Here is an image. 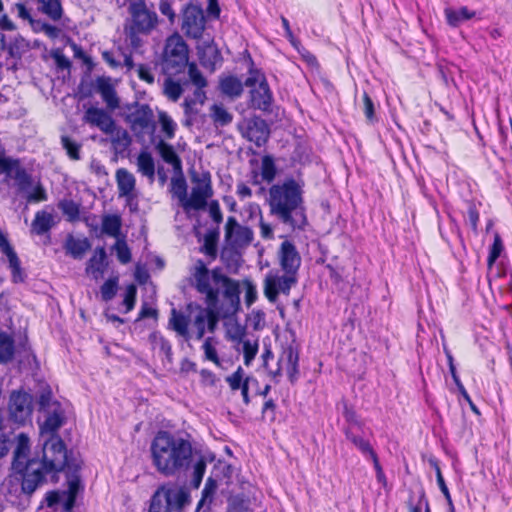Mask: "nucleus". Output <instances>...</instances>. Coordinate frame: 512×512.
<instances>
[{"mask_svg":"<svg viewBox=\"0 0 512 512\" xmlns=\"http://www.w3.org/2000/svg\"><path fill=\"white\" fill-rule=\"evenodd\" d=\"M96 90L107 107L114 110L119 107V98L109 77L100 76L96 79Z\"/></svg>","mask_w":512,"mask_h":512,"instance_id":"obj_26","label":"nucleus"},{"mask_svg":"<svg viewBox=\"0 0 512 512\" xmlns=\"http://www.w3.org/2000/svg\"><path fill=\"white\" fill-rule=\"evenodd\" d=\"M283 371L286 372L292 384L297 381L299 375V352L292 345L283 348L278 358L277 368L269 370V374L272 378H277L281 376Z\"/></svg>","mask_w":512,"mask_h":512,"instance_id":"obj_13","label":"nucleus"},{"mask_svg":"<svg viewBox=\"0 0 512 512\" xmlns=\"http://www.w3.org/2000/svg\"><path fill=\"white\" fill-rule=\"evenodd\" d=\"M463 203L466 208L465 216L467 217L466 223L469 224L472 232L477 235L478 227L480 223V208L482 207V202L474 197L469 199H464Z\"/></svg>","mask_w":512,"mask_h":512,"instance_id":"obj_31","label":"nucleus"},{"mask_svg":"<svg viewBox=\"0 0 512 512\" xmlns=\"http://www.w3.org/2000/svg\"><path fill=\"white\" fill-rule=\"evenodd\" d=\"M90 247L91 245L87 238L76 239L72 235L67 237L64 246L66 253L74 259H81Z\"/></svg>","mask_w":512,"mask_h":512,"instance_id":"obj_33","label":"nucleus"},{"mask_svg":"<svg viewBox=\"0 0 512 512\" xmlns=\"http://www.w3.org/2000/svg\"><path fill=\"white\" fill-rule=\"evenodd\" d=\"M128 12L131 16V30L135 33L149 34L158 25V15L148 8L145 0L130 3Z\"/></svg>","mask_w":512,"mask_h":512,"instance_id":"obj_8","label":"nucleus"},{"mask_svg":"<svg viewBox=\"0 0 512 512\" xmlns=\"http://www.w3.org/2000/svg\"><path fill=\"white\" fill-rule=\"evenodd\" d=\"M56 225L54 215L46 210H39L35 213L31 223V231L36 235L48 233Z\"/></svg>","mask_w":512,"mask_h":512,"instance_id":"obj_29","label":"nucleus"},{"mask_svg":"<svg viewBox=\"0 0 512 512\" xmlns=\"http://www.w3.org/2000/svg\"><path fill=\"white\" fill-rule=\"evenodd\" d=\"M40 11L52 21H59L63 17L64 10L60 0H37Z\"/></svg>","mask_w":512,"mask_h":512,"instance_id":"obj_37","label":"nucleus"},{"mask_svg":"<svg viewBox=\"0 0 512 512\" xmlns=\"http://www.w3.org/2000/svg\"><path fill=\"white\" fill-rule=\"evenodd\" d=\"M65 423V416L63 411L58 409L54 410L52 413H49L44 420V422L40 425V433L41 435L47 434L48 438L44 441L43 448L46 449L48 446L53 443L54 439H62L58 435V430Z\"/></svg>","mask_w":512,"mask_h":512,"instance_id":"obj_20","label":"nucleus"},{"mask_svg":"<svg viewBox=\"0 0 512 512\" xmlns=\"http://www.w3.org/2000/svg\"><path fill=\"white\" fill-rule=\"evenodd\" d=\"M172 494L173 510L181 511L190 503V493L185 487H167Z\"/></svg>","mask_w":512,"mask_h":512,"instance_id":"obj_46","label":"nucleus"},{"mask_svg":"<svg viewBox=\"0 0 512 512\" xmlns=\"http://www.w3.org/2000/svg\"><path fill=\"white\" fill-rule=\"evenodd\" d=\"M125 121L138 141H143L146 135L153 134L156 129L153 110L146 103L135 102Z\"/></svg>","mask_w":512,"mask_h":512,"instance_id":"obj_7","label":"nucleus"},{"mask_svg":"<svg viewBox=\"0 0 512 512\" xmlns=\"http://www.w3.org/2000/svg\"><path fill=\"white\" fill-rule=\"evenodd\" d=\"M15 341L6 334L0 333V364H7L14 358Z\"/></svg>","mask_w":512,"mask_h":512,"instance_id":"obj_40","label":"nucleus"},{"mask_svg":"<svg viewBox=\"0 0 512 512\" xmlns=\"http://www.w3.org/2000/svg\"><path fill=\"white\" fill-rule=\"evenodd\" d=\"M259 349L258 341H250L245 340L243 341V357H244V364L250 365V363L254 360L255 356L257 355Z\"/></svg>","mask_w":512,"mask_h":512,"instance_id":"obj_60","label":"nucleus"},{"mask_svg":"<svg viewBox=\"0 0 512 512\" xmlns=\"http://www.w3.org/2000/svg\"><path fill=\"white\" fill-rule=\"evenodd\" d=\"M246 377L241 366H238L236 371L226 377V382L232 391L239 390L245 384Z\"/></svg>","mask_w":512,"mask_h":512,"instance_id":"obj_58","label":"nucleus"},{"mask_svg":"<svg viewBox=\"0 0 512 512\" xmlns=\"http://www.w3.org/2000/svg\"><path fill=\"white\" fill-rule=\"evenodd\" d=\"M477 12L469 9L467 6H461L458 9L446 7L444 17L448 26L452 28L459 27L463 22L475 18Z\"/></svg>","mask_w":512,"mask_h":512,"instance_id":"obj_28","label":"nucleus"},{"mask_svg":"<svg viewBox=\"0 0 512 512\" xmlns=\"http://www.w3.org/2000/svg\"><path fill=\"white\" fill-rule=\"evenodd\" d=\"M1 253L8 259L12 282L15 284L24 282L25 274L21 267V261L13 246L10 245L6 247L5 249L1 250Z\"/></svg>","mask_w":512,"mask_h":512,"instance_id":"obj_30","label":"nucleus"},{"mask_svg":"<svg viewBox=\"0 0 512 512\" xmlns=\"http://www.w3.org/2000/svg\"><path fill=\"white\" fill-rule=\"evenodd\" d=\"M188 69V75L190 81L193 83V85L196 86L197 91L196 94L200 95V93L205 96V92L203 89L207 86V80L201 73V71L198 69L195 62L188 63L187 67Z\"/></svg>","mask_w":512,"mask_h":512,"instance_id":"obj_45","label":"nucleus"},{"mask_svg":"<svg viewBox=\"0 0 512 512\" xmlns=\"http://www.w3.org/2000/svg\"><path fill=\"white\" fill-rule=\"evenodd\" d=\"M277 175V167L271 155H264L261 159V177L267 183H272Z\"/></svg>","mask_w":512,"mask_h":512,"instance_id":"obj_49","label":"nucleus"},{"mask_svg":"<svg viewBox=\"0 0 512 512\" xmlns=\"http://www.w3.org/2000/svg\"><path fill=\"white\" fill-rule=\"evenodd\" d=\"M279 259L285 273H297L301 265V257L293 242L285 240L281 243Z\"/></svg>","mask_w":512,"mask_h":512,"instance_id":"obj_21","label":"nucleus"},{"mask_svg":"<svg viewBox=\"0 0 512 512\" xmlns=\"http://www.w3.org/2000/svg\"><path fill=\"white\" fill-rule=\"evenodd\" d=\"M215 340L213 337H207L204 340L202 349L204 351L205 360L212 362L217 367H222V362L218 356L217 349L214 345Z\"/></svg>","mask_w":512,"mask_h":512,"instance_id":"obj_55","label":"nucleus"},{"mask_svg":"<svg viewBox=\"0 0 512 512\" xmlns=\"http://www.w3.org/2000/svg\"><path fill=\"white\" fill-rule=\"evenodd\" d=\"M138 172L153 180L155 176V162L150 152L141 151L137 156Z\"/></svg>","mask_w":512,"mask_h":512,"instance_id":"obj_39","label":"nucleus"},{"mask_svg":"<svg viewBox=\"0 0 512 512\" xmlns=\"http://www.w3.org/2000/svg\"><path fill=\"white\" fill-rule=\"evenodd\" d=\"M272 103L273 93L265 75H262L258 87L250 90V106L263 112H271Z\"/></svg>","mask_w":512,"mask_h":512,"instance_id":"obj_18","label":"nucleus"},{"mask_svg":"<svg viewBox=\"0 0 512 512\" xmlns=\"http://www.w3.org/2000/svg\"><path fill=\"white\" fill-rule=\"evenodd\" d=\"M84 118L89 125L97 127L104 134L112 135L116 130L115 120L102 108H88L85 112Z\"/></svg>","mask_w":512,"mask_h":512,"instance_id":"obj_19","label":"nucleus"},{"mask_svg":"<svg viewBox=\"0 0 512 512\" xmlns=\"http://www.w3.org/2000/svg\"><path fill=\"white\" fill-rule=\"evenodd\" d=\"M189 63V47L183 37L174 32L165 40L160 58L164 75H179L184 73Z\"/></svg>","mask_w":512,"mask_h":512,"instance_id":"obj_5","label":"nucleus"},{"mask_svg":"<svg viewBox=\"0 0 512 512\" xmlns=\"http://www.w3.org/2000/svg\"><path fill=\"white\" fill-rule=\"evenodd\" d=\"M169 324L178 335L182 336L185 340L190 339V333H189L190 318H189V316H187L184 313L173 308L171 310Z\"/></svg>","mask_w":512,"mask_h":512,"instance_id":"obj_32","label":"nucleus"},{"mask_svg":"<svg viewBox=\"0 0 512 512\" xmlns=\"http://www.w3.org/2000/svg\"><path fill=\"white\" fill-rule=\"evenodd\" d=\"M5 174V182L8 183L10 178L16 181L17 188L20 192L26 191L33 184V176L22 165L19 158L6 156L5 150L0 149V175Z\"/></svg>","mask_w":512,"mask_h":512,"instance_id":"obj_9","label":"nucleus"},{"mask_svg":"<svg viewBox=\"0 0 512 512\" xmlns=\"http://www.w3.org/2000/svg\"><path fill=\"white\" fill-rule=\"evenodd\" d=\"M172 494L166 485H161L152 495L149 512H172Z\"/></svg>","mask_w":512,"mask_h":512,"instance_id":"obj_27","label":"nucleus"},{"mask_svg":"<svg viewBox=\"0 0 512 512\" xmlns=\"http://www.w3.org/2000/svg\"><path fill=\"white\" fill-rule=\"evenodd\" d=\"M32 412V396L22 389L12 391L8 402L10 420L23 426L31 419Z\"/></svg>","mask_w":512,"mask_h":512,"instance_id":"obj_11","label":"nucleus"},{"mask_svg":"<svg viewBox=\"0 0 512 512\" xmlns=\"http://www.w3.org/2000/svg\"><path fill=\"white\" fill-rule=\"evenodd\" d=\"M48 199L47 192L43 185L38 182L34 187L31 193L26 196V200L28 203H39L44 202Z\"/></svg>","mask_w":512,"mask_h":512,"instance_id":"obj_62","label":"nucleus"},{"mask_svg":"<svg viewBox=\"0 0 512 512\" xmlns=\"http://www.w3.org/2000/svg\"><path fill=\"white\" fill-rule=\"evenodd\" d=\"M175 176L171 179V192L178 198L183 209L187 211L186 200L187 197V183L182 174H174Z\"/></svg>","mask_w":512,"mask_h":512,"instance_id":"obj_38","label":"nucleus"},{"mask_svg":"<svg viewBox=\"0 0 512 512\" xmlns=\"http://www.w3.org/2000/svg\"><path fill=\"white\" fill-rule=\"evenodd\" d=\"M304 185L303 179L287 176L283 181L272 184L268 190L270 214L292 230H304L308 224Z\"/></svg>","mask_w":512,"mask_h":512,"instance_id":"obj_2","label":"nucleus"},{"mask_svg":"<svg viewBox=\"0 0 512 512\" xmlns=\"http://www.w3.org/2000/svg\"><path fill=\"white\" fill-rule=\"evenodd\" d=\"M110 136L112 137L111 141L115 149L124 151L131 145L132 139L127 130L123 128H118L116 126V130Z\"/></svg>","mask_w":512,"mask_h":512,"instance_id":"obj_53","label":"nucleus"},{"mask_svg":"<svg viewBox=\"0 0 512 512\" xmlns=\"http://www.w3.org/2000/svg\"><path fill=\"white\" fill-rule=\"evenodd\" d=\"M118 290V279L116 277L107 279L101 286L100 292L103 301L112 300Z\"/></svg>","mask_w":512,"mask_h":512,"instance_id":"obj_57","label":"nucleus"},{"mask_svg":"<svg viewBox=\"0 0 512 512\" xmlns=\"http://www.w3.org/2000/svg\"><path fill=\"white\" fill-rule=\"evenodd\" d=\"M206 465H207L206 460L202 456L196 461V463L194 465L191 484L196 489L199 488V486L203 480V477H204V474L206 471Z\"/></svg>","mask_w":512,"mask_h":512,"instance_id":"obj_59","label":"nucleus"},{"mask_svg":"<svg viewBox=\"0 0 512 512\" xmlns=\"http://www.w3.org/2000/svg\"><path fill=\"white\" fill-rule=\"evenodd\" d=\"M122 228V219L118 214H106L102 218V233L119 238Z\"/></svg>","mask_w":512,"mask_h":512,"instance_id":"obj_36","label":"nucleus"},{"mask_svg":"<svg viewBox=\"0 0 512 512\" xmlns=\"http://www.w3.org/2000/svg\"><path fill=\"white\" fill-rule=\"evenodd\" d=\"M62 148L66 151L68 158L72 161L81 159V143L77 142L68 135H62L60 138Z\"/></svg>","mask_w":512,"mask_h":512,"instance_id":"obj_44","label":"nucleus"},{"mask_svg":"<svg viewBox=\"0 0 512 512\" xmlns=\"http://www.w3.org/2000/svg\"><path fill=\"white\" fill-rule=\"evenodd\" d=\"M191 181L194 184L191 196L186 200L187 211L189 209L203 210L207 207L208 199L213 196L212 177L209 171L201 174L193 173Z\"/></svg>","mask_w":512,"mask_h":512,"instance_id":"obj_10","label":"nucleus"},{"mask_svg":"<svg viewBox=\"0 0 512 512\" xmlns=\"http://www.w3.org/2000/svg\"><path fill=\"white\" fill-rule=\"evenodd\" d=\"M206 17L201 5L193 1L183 5L180 11V28L187 39L200 40L206 30Z\"/></svg>","mask_w":512,"mask_h":512,"instance_id":"obj_6","label":"nucleus"},{"mask_svg":"<svg viewBox=\"0 0 512 512\" xmlns=\"http://www.w3.org/2000/svg\"><path fill=\"white\" fill-rule=\"evenodd\" d=\"M115 179L119 197H125L128 200L133 198L136 188L135 176L126 168H119L116 170Z\"/></svg>","mask_w":512,"mask_h":512,"instance_id":"obj_25","label":"nucleus"},{"mask_svg":"<svg viewBox=\"0 0 512 512\" xmlns=\"http://www.w3.org/2000/svg\"><path fill=\"white\" fill-rule=\"evenodd\" d=\"M210 117L216 127H224L233 121V115L223 106V104H213L210 107Z\"/></svg>","mask_w":512,"mask_h":512,"instance_id":"obj_41","label":"nucleus"},{"mask_svg":"<svg viewBox=\"0 0 512 512\" xmlns=\"http://www.w3.org/2000/svg\"><path fill=\"white\" fill-rule=\"evenodd\" d=\"M152 464L161 475L174 476L186 470L193 458V445L188 438L159 430L150 445Z\"/></svg>","mask_w":512,"mask_h":512,"instance_id":"obj_4","label":"nucleus"},{"mask_svg":"<svg viewBox=\"0 0 512 512\" xmlns=\"http://www.w3.org/2000/svg\"><path fill=\"white\" fill-rule=\"evenodd\" d=\"M166 78L163 84L164 94L173 102H176L180 99L183 93L182 84L179 81L174 80V77L177 75H165Z\"/></svg>","mask_w":512,"mask_h":512,"instance_id":"obj_42","label":"nucleus"},{"mask_svg":"<svg viewBox=\"0 0 512 512\" xmlns=\"http://www.w3.org/2000/svg\"><path fill=\"white\" fill-rule=\"evenodd\" d=\"M107 254L104 247H98L95 250L94 255L89 259L87 263V272L92 274L94 278L101 275L107 266Z\"/></svg>","mask_w":512,"mask_h":512,"instance_id":"obj_34","label":"nucleus"},{"mask_svg":"<svg viewBox=\"0 0 512 512\" xmlns=\"http://www.w3.org/2000/svg\"><path fill=\"white\" fill-rule=\"evenodd\" d=\"M297 273H285L282 276L267 275L264 280V295L271 303H275L279 293L290 294L293 285L297 283Z\"/></svg>","mask_w":512,"mask_h":512,"instance_id":"obj_15","label":"nucleus"},{"mask_svg":"<svg viewBox=\"0 0 512 512\" xmlns=\"http://www.w3.org/2000/svg\"><path fill=\"white\" fill-rule=\"evenodd\" d=\"M226 512H253L251 501L244 495H236L229 500Z\"/></svg>","mask_w":512,"mask_h":512,"instance_id":"obj_52","label":"nucleus"},{"mask_svg":"<svg viewBox=\"0 0 512 512\" xmlns=\"http://www.w3.org/2000/svg\"><path fill=\"white\" fill-rule=\"evenodd\" d=\"M191 285L201 296L207 327L214 332L219 320L236 315L241 309V287L238 280L226 275L219 266L209 269L197 259L191 270Z\"/></svg>","mask_w":512,"mask_h":512,"instance_id":"obj_1","label":"nucleus"},{"mask_svg":"<svg viewBox=\"0 0 512 512\" xmlns=\"http://www.w3.org/2000/svg\"><path fill=\"white\" fill-rule=\"evenodd\" d=\"M114 249L117 259L121 264H128L132 260L131 250L124 238L117 239Z\"/></svg>","mask_w":512,"mask_h":512,"instance_id":"obj_56","label":"nucleus"},{"mask_svg":"<svg viewBox=\"0 0 512 512\" xmlns=\"http://www.w3.org/2000/svg\"><path fill=\"white\" fill-rule=\"evenodd\" d=\"M221 92L231 98L239 97L243 92V83L236 76L229 75L220 79Z\"/></svg>","mask_w":512,"mask_h":512,"instance_id":"obj_35","label":"nucleus"},{"mask_svg":"<svg viewBox=\"0 0 512 512\" xmlns=\"http://www.w3.org/2000/svg\"><path fill=\"white\" fill-rule=\"evenodd\" d=\"M30 451V439L27 434L20 433L17 436V445L13 455V468L21 476V490L23 491V482L26 477V466L33 458H27Z\"/></svg>","mask_w":512,"mask_h":512,"instance_id":"obj_17","label":"nucleus"},{"mask_svg":"<svg viewBox=\"0 0 512 512\" xmlns=\"http://www.w3.org/2000/svg\"><path fill=\"white\" fill-rule=\"evenodd\" d=\"M197 54L201 66L210 73H213L223 62L221 51L213 39L199 45Z\"/></svg>","mask_w":512,"mask_h":512,"instance_id":"obj_16","label":"nucleus"},{"mask_svg":"<svg viewBox=\"0 0 512 512\" xmlns=\"http://www.w3.org/2000/svg\"><path fill=\"white\" fill-rule=\"evenodd\" d=\"M224 239L232 248H245L252 243L254 232L250 227L241 225L236 217L229 216L224 225Z\"/></svg>","mask_w":512,"mask_h":512,"instance_id":"obj_12","label":"nucleus"},{"mask_svg":"<svg viewBox=\"0 0 512 512\" xmlns=\"http://www.w3.org/2000/svg\"><path fill=\"white\" fill-rule=\"evenodd\" d=\"M58 208L67 217L70 222L79 220L80 217V204L73 200L64 199L58 203Z\"/></svg>","mask_w":512,"mask_h":512,"instance_id":"obj_50","label":"nucleus"},{"mask_svg":"<svg viewBox=\"0 0 512 512\" xmlns=\"http://www.w3.org/2000/svg\"><path fill=\"white\" fill-rule=\"evenodd\" d=\"M208 213L212 221L215 223V227H219V225L223 221V213L220 207L218 200H211L208 204Z\"/></svg>","mask_w":512,"mask_h":512,"instance_id":"obj_64","label":"nucleus"},{"mask_svg":"<svg viewBox=\"0 0 512 512\" xmlns=\"http://www.w3.org/2000/svg\"><path fill=\"white\" fill-rule=\"evenodd\" d=\"M344 435L346 439L351 442L364 457L371 459L378 483H381L385 486L387 484V478L380 464L378 454L371 445L370 441L359 435H356L351 431L350 428L344 430Z\"/></svg>","mask_w":512,"mask_h":512,"instance_id":"obj_14","label":"nucleus"},{"mask_svg":"<svg viewBox=\"0 0 512 512\" xmlns=\"http://www.w3.org/2000/svg\"><path fill=\"white\" fill-rule=\"evenodd\" d=\"M158 121L160 123L164 138L167 140H172L176 134L177 124L165 111L158 112Z\"/></svg>","mask_w":512,"mask_h":512,"instance_id":"obj_48","label":"nucleus"},{"mask_svg":"<svg viewBox=\"0 0 512 512\" xmlns=\"http://www.w3.org/2000/svg\"><path fill=\"white\" fill-rule=\"evenodd\" d=\"M46 449H42L41 458L33 457L26 466V477L23 482V493L31 496L46 482L47 475L53 482L58 481V474L78 476L81 466L74 459H69L63 439H54Z\"/></svg>","mask_w":512,"mask_h":512,"instance_id":"obj_3","label":"nucleus"},{"mask_svg":"<svg viewBox=\"0 0 512 512\" xmlns=\"http://www.w3.org/2000/svg\"><path fill=\"white\" fill-rule=\"evenodd\" d=\"M270 136L267 122L259 116H254L247 121L246 137L254 142L257 147L265 145Z\"/></svg>","mask_w":512,"mask_h":512,"instance_id":"obj_22","label":"nucleus"},{"mask_svg":"<svg viewBox=\"0 0 512 512\" xmlns=\"http://www.w3.org/2000/svg\"><path fill=\"white\" fill-rule=\"evenodd\" d=\"M155 150L160 156V158L163 160V162L172 167V171L174 174H182V159L177 154L172 144L166 142L164 139H160L155 144Z\"/></svg>","mask_w":512,"mask_h":512,"instance_id":"obj_23","label":"nucleus"},{"mask_svg":"<svg viewBox=\"0 0 512 512\" xmlns=\"http://www.w3.org/2000/svg\"><path fill=\"white\" fill-rule=\"evenodd\" d=\"M29 42L22 36L14 37L7 46L8 55L11 58L20 60L23 54L29 50Z\"/></svg>","mask_w":512,"mask_h":512,"instance_id":"obj_43","label":"nucleus"},{"mask_svg":"<svg viewBox=\"0 0 512 512\" xmlns=\"http://www.w3.org/2000/svg\"><path fill=\"white\" fill-rule=\"evenodd\" d=\"M362 111L368 123L373 124L378 121L376 115V105L371 96L366 91H364L362 94Z\"/></svg>","mask_w":512,"mask_h":512,"instance_id":"obj_54","label":"nucleus"},{"mask_svg":"<svg viewBox=\"0 0 512 512\" xmlns=\"http://www.w3.org/2000/svg\"><path fill=\"white\" fill-rule=\"evenodd\" d=\"M504 243L501 238V235L498 232L494 233L493 243L491 244L487 256V267L492 269L497 259L501 256L504 251Z\"/></svg>","mask_w":512,"mask_h":512,"instance_id":"obj_47","label":"nucleus"},{"mask_svg":"<svg viewBox=\"0 0 512 512\" xmlns=\"http://www.w3.org/2000/svg\"><path fill=\"white\" fill-rule=\"evenodd\" d=\"M159 11L163 16L167 17L171 25L175 23L177 15L173 8L172 0H159Z\"/></svg>","mask_w":512,"mask_h":512,"instance_id":"obj_63","label":"nucleus"},{"mask_svg":"<svg viewBox=\"0 0 512 512\" xmlns=\"http://www.w3.org/2000/svg\"><path fill=\"white\" fill-rule=\"evenodd\" d=\"M137 287L135 284H129L126 287L123 304L125 306V313L132 311L136 304Z\"/></svg>","mask_w":512,"mask_h":512,"instance_id":"obj_61","label":"nucleus"},{"mask_svg":"<svg viewBox=\"0 0 512 512\" xmlns=\"http://www.w3.org/2000/svg\"><path fill=\"white\" fill-rule=\"evenodd\" d=\"M342 414L347 423V426L343 429V431L347 428L352 429L353 427H357L359 429L363 428L364 423L360 419V416L357 414L353 406L349 405L348 403H344ZM351 431L353 432V430Z\"/></svg>","mask_w":512,"mask_h":512,"instance_id":"obj_51","label":"nucleus"},{"mask_svg":"<svg viewBox=\"0 0 512 512\" xmlns=\"http://www.w3.org/2000/svg\"><path fill=\"white\" fill-rule=\"evenodd\" d=\"M220 238L219 227H213L207 230L203 236V243L199 247V252L206 256L208 264L215 261L218 257V244Z\"/></svg>","mask_w":512,"mask_h":512,"instance_id":"obj_24","label":"nucleus"}]
</instances>
